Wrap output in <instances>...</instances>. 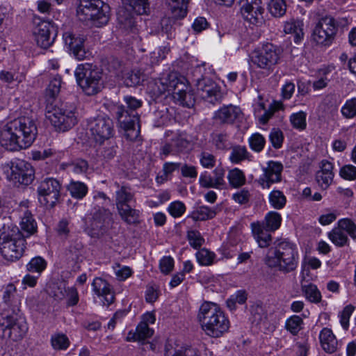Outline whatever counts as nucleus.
<instances>
[{
  "label": "nucleus",
  "instance_id": "51",
  "mask_svg": "<svg viewBox=\"0 0 356 356\" xmlns=\"http://www.w3.org/2000/svg\"><path fill=\"white\" fill-rule=\"evenodd\" d=\"M197 261L201 266H210L213 263L216 254L210 250L203 248L195 254Z\"/></svg>",
  "mask_w": 356,
  "mask_h": 356
},
{
  "label": "nucleus",
  "instance_id": "39",
  "mask_svg": "<svg viewBox=\"0 0 356 356\" xmlns=\"http://www.w3.org/2000/svg\"><path fill=\"white\" fill-rule=\"evenodd\" d=\"M122 2L137 15L146 14L149 9L148 0H122Z\"/></svg>",
  "mask_w": 356,
  "mask_h": 356
},
{
  "label": "nucleus",
  "instance_id": "42",
  "mask_svg": "<svg viewBox=\"0 0 356 356\" xmlns=\"http://www.w3.org/2000/svg\"><path fill=\"white\" fill-rule=\"evenodd\" d=\"M268 201L270 206L275 209H282L286 203V197L279 190H273L268 195Z\"/></svg>",
  "mask_w": 356,
  "mask_h": 356
},
{
  "label": "nucleus",
  "instance_id": "35",
  "mask_svg": "<svg viewBox=\"0 0 356 356\" xmlns=\"http://www.w3.org/2000/svg\"><path fill=\"white\" fill-rule=\"evenodd\" d=\"M301 289L305 297L309 302L317 303L321 300V293L315 284L312 283L302 284Z\"/></svg>",
  "mask_w": 356,
  "mask_h": 356
},
{
  "label": "nucleus",
  "instance_id": "19",
  "mask_svg": "<svg viewBox=\"0 0 356 356\" xmlns=\"http://www.w3.org/2000/svg\"><path fill=\"white\" fill-rule=\"evenodd\" d=\"M263 174L260 175L259 184L264 189H268L272 184L281 181L283 165L280 162L270 161L262 168Z\"/></svg>",
  "mask_w": 356,
  "mask_h": 356
},
{
  "label": "nucleus",
  "instance_id": "31",
  "mask_svg": "<svg viewBox=\"0 0 356 356\" xmlns=\"http://www.w3.org/2000/svg\"><path fill=\"white\" fill-rule=\"evenodd\" d=\"M189 0H167L174 17L183 18L187 13V6Z\"/></svg>",
  "mask_w": 356,
  "mask_h": 356
},
{
  "label": "nucleus",
  "instance_id": "36",
  "mask_svg": "<svg viewBox=\"0 0 356 356\" xmlns=\"http://www.w3.org/2000/svg\"><path fill=\"white\" fill-rule=\"evenodd\" d=\"M51 345L55 350H65L69 348L70 341L66 334L57 332L51 335Z\"/></svg>",
  "mask_w": 356,
  "mask_h": 356
},
{
  "label": "nucleus",
  "instance_id": "52",
  "mask_svg": "<svg viewBox=\"0 0 356 356\" xmlns=\"http://www.w3.org/2000/svg\"><path fill=\"white\" fill-rule=\"evenodd\" d=\"M338 226L343 232H346L355 241H356V224L349 218L340 219L337 223Z\"/></svg>",
  "mask_w": 356,
  "mask_h": 356
},
{
  "label": "nucleus",
  "instance_id": "55",
  "mask_svg": "<svg viewBox=\"0 0 356 356\" xmlns=\"http://www.w3.org/2000/svg\"><path fill=\"white\" fill-rule=\"evenodd\" d=\"M212 143L218 149H227L231 147L229 136L225 133L213 134Z\"/></svg>",
  "mask_w": 356,
  "mask_h": 356
},
{
  "label": "nucleus",
  "instance_id": "46",
  "mask_svg": "<svg viewBox=\"0 0 356 356\" xmlns=\"http://www.w3.org/2000/svg\"><path fill=\"white\" fill-rule=\"evenodd\" d=\"M307 113L304 111L293 113L290 115L289 120L292 127L299 131H302L307 127Z\"/></svg>",
  "mask_w": 356,
  "mask_h": 356
},
{
  "label": "nucleus",
  "instance_id": "9",
  "mask_svg": "<svg viewBox=\"0 0 356 356\" xmlns=\"http://www.w3.org/2000/svg\"><path fill=\"white\" fill-rule=\"evenodd\" d=\"M74 74L78 85L86 95H95L102 88V72L92 64L79 65Z\"/></svg>",
  "mask_w": 356,
  "mask_h": 356
},
{
  "label": "nucleus",
  "instance_id": "13",
  "mask_svg": "<svg viewBox=\"0 0 356 356\" xmlns=\"http://www.w3.org/2000/svg\"><path fill=\"white\" fill-rule=\"evenodd\" d=\"M60 191V184L54 178H46L38 186V198L40 203L47 208L53 207L57 202Z\"/></svg>",
  "mask_w": 356,
  "mask_h": 356
},
{
  "label": "nucleus",
  "instance_id": "14",
  "mask_svg": "<svg viewBox=\"0 0 356 356\" xmlns=\"http://www.w3.org/2000/svg\"><path fill=\"white\" fill-rule=\"evenodd\" d=\"M65 106H56L48 111L47 118L52 125L58 130L65 131L76 122L73 109H67Z\"/></svg>",
  "mask_w": 356,
  "mask_h": 356
},
{
  "label": "nucleus",
  "instance_id": "15",
  "mask_svg": "<svg viewBox=\"0 0 356 356\" xmlns=\"http://www.w3.org/2000/svg\"><path fill=\"white\" fill-rule=\"evenodd\" d=\"M28 330L26 323L20 319L16 320L12 316H8L3 320L0 325L2 337L17 341L21 340Z\"/></svg>",
  "mask_w": 356,
  "mask_h": 356
},
{
  "label": "nucleus",
  "instance_id": "18",
  "mask_svg": "<svg viewBox=\"0 0 356 356\" xmlns=\"http://www.w3.org/2000/svg\"><path fill=\"white\" fill-rule=\"evenodd\" d=\"M197 90L203 99L213 104L220 102L223 97L220 86L209 79L198 80Z\"/></svg>",
  "mask_w": 356,
  "mask_h": 356
},
{
  "label": "nucleus",
  "instance_id": "43",
  "mask_svg": "<svg viewBox=\"0 0 356 356\" xmlns=\"http://www.w3.org/2000/svg\"><path fill=\"white\" fill-rule=\"evenodd\" d=\"M118 20L125 29H131L135 25L134 15L124 8H122L118 10Z\"/></svg>",
  "mask_w": 356,
  "mask_h": 356
},
{
  "label": "nucleus",
  "instance_id": "60",
  "mask_svg": "<svg viewBox=\"0 0 356 356\" xmlns=\"http://www.w3.org/2000/svg\"><path fill=\"white\" fill-rule=\"evenodd\" d=\"M168 211L173 218H179L185 213L186 206L181 201H175L168 205Z\"/></svg>",
  "mask_w": 356,
  "mask_h": 356
},
{
  "label": "nucleus",
  "instance_id": "17",
  "mask_svg": "<svg viewBox=\"0 0 356 356\" xmlns=\"http://www.w3.org/2000/svg\"><path fill=\"white\" fill-rule=\"evenodd\" d=\"M65 47L77 60H83L87 57V52L85 49L86 37L83 34L66 31L63 35Z\"/></svg>",
  "mask_w": 356,
  "mask_h": 356
},
{
  "label": "nucleus",
  "instance_id": "7",
  "mask_svg": "<svg viewBox=\"0 0 356 356\" xmlns=\"http://www.w3.org/2000/svg\"><path fill=\"white\" fill-rule=\"evenodd\" d=\"M6 179L15 187L30 185L35 178L32 165L22 159H15L0 165Z\"/></svg>",
  "mask_w": 356,
  "mask_h": 356
},
{
  "label": "nucleus",
  "instance_id": "27",
  "mask_svg": "<svg viewBox=\"0 0 356 356\" xmlns=\"http://www.w3.org/2000/svg\"><path fill=\"white\" fill-rule=\"evenodd\" d=\"M319 339L322 348L328 353H334L340 346L332 331L327 327L320 332Z\"/></svg>",
  "mask_w": 356,
  "mask_h": 356
},
{
  "label": "nucleus",
  "instance_id": "23",
  "mask_svg": "<svg viewBox=\"0 0 356 356\" xmlns=\"http://www.w3.org/2000/svg\"><path fill=\"white\" fill-rule=\"evenodd\" d=\"M241 114L239 107L229 104L220 108L215 112L213 118L221 124H233Z\"/></svg>",
  "mask_w": 356,
  "mask_h": 356
},
{
  "label": "nucleus",
  "instance_id": "16",
  "mask_svg": "<svg viewBox=\"0 0 356 356\" xmlns=\"http://www.w3.org/2000/svg\"><path fill=\"white\" fill-rule=\"evenodd\" d=\"M33 33L37 44L46 49L54 43L57 36V28L51 22L42 20L36 24Z\"/></svg>",
  "mask_w": 356,
  "mask_h": 356
},
{
  "label": "nucleus",
  "instance_id": "64",
  "mask_svg": "<svg viewBox=\"0 0 356 356\" xmlns=\"http://www.w3.org/2000/svg\"><path fill=\"white\" fill-rule=\"evenodd\" d=\"M341 177L346 180H355L356 179V167L353 165H345L339 171Z\"/></svg>",
  "mask_w": 356,
  "mask_h": 356
},
{
  "label": "nucleus",
  "instance_id": "48",
  "mask_svg": "<svg viewBox=\"0 0 356 356\" xmlns=\"http://www.w3.org/2000/svg\"><path fill=\"white\" fill-rule=\"evenodd\" d=\"M303 321L297 315L288 318L285 322V328L293 335H296L302 329Z\"/></svg>",
  "mask_w": 356,
  "mask_h": 356
},
{
  "label": "nucleus",
  "instance_id": "32",
  "mask_svg": "<svg viewBox=\"0 0 356 356\" xmlns=\"http://www.w3.org/2000/svg\"><path fill=\"white\" fill-rule=\"evenodd\" d=\"M327 237L333 244L338 247L345 246L348 242L347 234L337 225L327 233Z\"/></svg>",
  "mask_w": 356,
  "mask_h": 356
},
{
  "label": "nucleus",
  "instance_id": "25",
  "mask_svg": "<svg viewBox=\"0 0 356 356\" xmlns=\"http://www.w3.org/2000/svg\"><path fill=\"white\" fill-rule=\"evenodd\" d=\"M92 289L99 297L104 298L106 305H111L114 301V293L111 285L101 277H95L92 284Z\"/></svg>",
  "mask_w": 356,
  "mask_h": 356
},
{
  "label": "nucleus",
  "instance_id": "49",
  "mask_svg": "<svg viewBox=\"0 0 356 356\" xmlns=\"http://www.w3.org/2000/svg\"><path fill=\"white\" fill-rule=\"evenodd\" d=\"M341 113L346 119L356 117V97L347 99L341 108Z\"/></svg>",
  "mask_w": 356,
  "mask_h": 356
},
{
  "label": "nucleus",
  "instance_id": "6",
  "mask_svg": "<svg viewBox=\"0 0 356 356\" xmlns=\"http://www.w3.org/2000/svg\"><path fill=\"white\" fill-rule=\"evenodd\" d=\"M124 101L127 108L124 106H118L116 118L120 127L124 131L126 138L133 140L140 134L139 115L136 110L142 106V102L131 96H125Z\"/></svg>",
  "mask_w": 356,
  "mask_h": 356
},
{
  "label": "nucleus",
  "instance_id": "58",
  "mask_svg": "<svg viewBox=\"0 0 356 356\" xmlns=\"http://www.w3.org/2000/svg\"><path fill=\"white\" fill-rule=\"evenodd\" d=\"M354 310L355 307L352 305H348L339 314L340 324L346 330L349 327V320Z\"/></svg>",
  "mask_w": 356,
  "mask_h": 356
},
{
  "label": "nucleus",
  "instance_id": "34",
  "mask_svg": "<svg viewBox=\"0 0 356 356\" xmlns=\"http://www.w3.org/2000/svg\"><path fill=\"white\" fill-rule=\"evenodd\" d=\"M154 334V330L144 323H139L134 333H129L128 340L142 341L150 338Z\"/></svg>",
  "mask_w": 356,
  "mask_h": 356
},
{
  "label": "nucleus",
  "instance_id": "33",
  "mask_svg": "<svg viewBox=\"0 0 356 356\" xmlns=\"http://www.w3.org/2000/svg\"><path fill=\"white\" fill-rule=\"evenodd\" d=\"M282 222L281 215L276 211H269L264 218V228L266 231L274 232L280 228Z\"/></svg>",
  "mask_w": 356,
  "mask_h": 356
},
{
  "label": "nucleus",
  "instance_id": "22",
  "mask_svg": "<svg viewBox=\"0 0 356 356\" xmlns=\"http://www.w3.org/2000/svg\"><path fill=\"white\" fill-rule=\"evenodd\" d=\"M261 0H241V13L244 19L256 24L261 18Z\"/></svg>",
  "mask_w": 356,
  "mask_h": 356
},
{
  "label": "nucleus",
  "instance_id": "41",
  "mask_svg": "<svg viewBox=\"0 0 356 356\" xmlns=\"http://www.w3.org/2000/svg\"><path fill=\"white\" fill-rule=\"evenodd\" d=\"M216 212L207 206L197 207L191 214V217L195 221L206 220L214 218Z\"/></svg>",
  "mask_w": 356,
  "mask_h": 356
},
{
  "label": "nucleus",
  "instance_id": "28",
  "mask_svg": "<svg viewBox=\"0 0 356 356\" xmlns=\"http://www.w3.org/2000/svg\"><path fill=\"white\" fill-rule=\"evenodd\" d=\"M304 23L300 19H290L284 24V32L286 34H291L294 35V42L298 44L302 39Z\"/></svg>",
  "mask_w": 356,
  "mask_h": 356
},
{
  "label": "nucleus",
  "instance_id": "10",
  "mask_svg": "<svg viewBox=\"0 0 356 356\" xmlns=\"http://www.w3.org/2000/svg\"><path fill=\"white\" fill-rule=\"evenodd\" d=\"M281 54L277 46L270 42L264 43L252 52V61L259 68L270 70L278 63Z\"/></svg>",
  "mask_w": 356,
  "mask_h": 356
},
{
  "label": "nucleus",
  "instance_id": "47",
  "mask_svg": "<svg viewBox=\"0 0 356 356\" xmlns=\"http://www.w3.org/2000/svg\"><path fill=\"white\" fill-rule=\"evenodd\" d=\"M250 153L245 146H235L232 148L229 155V159L233 163H238L241 161L248 159Z\"/></svg>",
  "mask_w": 356,
  "mask_h": 356
},
{
  "label": "nucleus",
  "instance_id": "56",
  "mask_svg": "<svg viewBox=\"0 0 356 356\" xmlns=\"http://www.w3.org/2000/svg\"><path fill=\"white\" fill-rule=\"evenodd\" d=\"M187 240L190 245L194 249L200 248L204 243V238L201 234L195 229H191L187 232Z\"/></svg>",
  "mask_w": 356,
  "mask_h": 356
},
{
  "label": "nucleus",
  "instance_id": "20",
  "mask_svg": "<svg viewBox=\"0 0 356 356\" xmlns=\"http://www.w3.org/2000/svg\"><path fill=\"white\" fill-rule=\"evenodd\" d=\"M93 198L95 204L99 208H102V209L99 210V213L94 215L91 223L92 229L98 231L102 229L106 220L109 217V212L104 207L109 204L111 200L103 192H97Z\"/></svg>",
  "mask_w": 356,
  "mask_h": 356
},
{
  "label": "nucleus",
  "instance_id": "50",
  "mask_svg": "<svg viewBox=\"0 0 356 356\" xmlns=\"http://www.w3.org/2000/svg\"><path fill=\"white\" fill-rule=\"evenodd\" d=\"M248 143L252 151L261 152L265 147L266 139L263 135L257 132L250 136Z\"/></svg>",
  "mask_w": 356,
  "mask_h": 356
},
{
  "label": "nucleus",
  "instance_id": "57",
  "mask_svg": "<svg viewBox=\"0 0 356 356\" xmlns=\"http://www.w3.org/2000/svg\"><path fill=\"white\" fill-rule=\"evenodd\" d=\"M283 104L279 102H275L273 104H270L269 108L266 110L261 116L259 117V122L262 124H266L268 120L273 117L275 112L282 109Z\"/></svg>",
  "mask_w": 356,
  "mask_h": 356
},
{
  "label": "nucleus",
  "instance_id": "2",
  "mask_svg": "<svg viewBox=\"0 0 356 356\" xmlns=\"http://www.w3.org/2000/svg\"><path fill=\"white\" fill-rule=\"evenodd\" d=\"M197 320L206 335L219 338L229 328V321L220 307L211 302H203L198 311Z\"/></svg>",
  "mask_w": 356,
  "mask_h": 356
},
{
  "label": "nucleus",
  "instance_id": "29",
  "mask_svg": "<svg viewBox=\"0 0 356 356\" xmlns=\"http://www.w3.org/2000/svg\"><path fill=\"white\" fill-rule=\"evenodd\" d=\"M54 296L57 299L67 298V304L70 306L76 305L79 302V295L74 286L65 287L64 283L58 286V291H54Z\"/></svg>",
  "mask_w": 356,
  "mask_h": 356
},
{
  "label": "nucleus",
  "instance_id": "4",
  "mask_svg": "<svg viewBox=\"0 0 356 356\" xmlns=\"http://www.w3.org/2000/svg\"><path fill=\"white\" fill-rule=\"evenodd\" d=\"M265 264L270 268L283 273L296 270L299 262L297 246L288 241L281 242L275 248H270L264 259Z\"/></svg>",
  "mask_w": 356,
  "mask_h": 356
},
{
  "label": "nucleus",
  "instance_id": "30",
  "mask_svg": "<svg viewBox=\"0 0 356 356\" xmlns=\"http://www.w3.org/2000/svg\"><path fill=\"white\" fill-rule=\"evenodd\" d=\"M121 218L128 224H135L138 222L140 216L139 210L131 208L129 204L117 207Z\"/></svg>",
  "mask_w": 356,
  "mask_h": 356
},
{
  "label": "nucleus",
  "instance_id": "37",
  "mask_svg": "<svg viewBox=\"0 0 356 356\" xmlns=\"http://www.w3.org/2000/svg\"><path fill=\"white\" fill-rule=\"evenodd\" d=\"M116 207L129 204V202L134 198V194L129 187L122 186L115 192Z\"/></svg>",
  "mask_w": 356,
  "mask_h": 356
},
{
  "label": "nucleus",
  "instance_id": "8",
  "mask_svg": "<svg viewBox=\"0 0 356 356\" xmlns=\"http://www.w3.org/2000/svg\"><path fill=\"white\" fill-rule=\"evenodd\" d=\"M76 15L81 21L102 26L109 20V6L101 0H80Z\"/></svg>",
  "mask_w": 356,
  "mask_h": 356
},
{
  "label": "nucleus",
  "instance_id": "3",
  "mask_svg": "<svg viewBox=\"0 0 356 356\" xmlns=\"http://www.w3.org/2000/svg\"><path fill=\"white\" fill-rule=\"evenodd\" d=\"M156 88L153 90L155 95H161L165 92L172 93L175 102L186 107L193 105L194 98L189 91V87L184 76L175 72L162 76L155 81Z\"/></svg>",
  "mask_w": 356,
  "mask_h": 356
},
{
  "label": "nucleus",
  "instance_id": "11",
  "mask_svg": "<svg viewBox=\"0 0 356 356\" xmlns=\"http://www.w3.org/2000/svg\"><path fill=\"white\" fill-rule=\"evenodd\" d=\"M86 130L87 134L99 144L110 139L114 134L111 119L104 115L88 119Z\"/></svg>",
  "mask_w": 356,
  "mask_h": 356
},
{
  "label": "nucleus",
  "instance_id": "24",
  "mask_svg": "<svg viewBox=\"0 0 356 356\" xmlns=\"http://www.w3.org/2000/svg\"><path fill=\"white\" fill-rule=\"evenodd\" d=\"M319 168L320 170L316 175V181L321 188L327 189L333 181L334 175L333 164L327 160H323L320 163Z\"/></svg>",
  "mask_w": 356,
  "mask_h": 356
},
{
  "label": "nucleus",
  "instance_id": "21",
  "mask_svg": "<svg viewBox=\"0 0 356 356\" xmlns=\"http://www.w3.org/2000/svg\"><path fill=\"white\" fill-rule=\"evenodd\" d=\"M211 175L208 172H202L199 177V184L201 187L209 188H213L216 189L221 190L225 187L226 183L225 181V171L222 167L216 168Z\"/></svg>",
  "mask_w": 356,
  "mask_h": 356
},
{
  "label": "nucleus",
  "instance_id": "26",
  "mask_svg": "<svg viewBox=\"0 0 356 356\" xmlns=\"http://www.w3.org/2000/svg\"><path fill=\"white\" fill-rule=\"evenodd\" d=\"M250 227L253 237L259 247L261 248L268 247L272 241V236L268 233L270 231H266L264 224L260 222H252Z\"/></svg>",
  "mask_w": 356,
  "mask_h": 356
},
{
  "label": "nucleus",
  "instance_id": "12",
  "mask_svg": "<svg viewBox=\"0 0 356 356\" xmlns=\"http://www.w3.org/2000/svg\"><path fill=\"white\" fill-rule=\"evenodd\" d=\"M337 31L335 21L332 17L321 18L314 26L312 42L316 45L330 46Z\"/></svg>",
  "mask_w": 356,
  "mask_h": 356
},
{
  "label": "nucleus",
  "instance_id": "61",
  "mask_svg": "<svg viewBox=\"0 0 356 356\" xmlns=\"http://www.w3.org/2000/svg\"><path fill=\"white\" fill-rule=\"evenodd\" d=\"M113 270L117 279L120 281L126 280L131 277L133 273V270L130 267L120 266V264H116L113 266Z\"/></svg>",
  "mask_w": 356,
  "mask_h": 356
},
{
  "label": "nucleus",
  "instance_id": "5",
  "mask_svg": "<svg viewBox=\"0 0 356 356\" xmlns=\"http://www.w3.org/2000/svg\"><path fill=\"white\" fill-rule=\"evenodd\" d=\"M26 241L19 228L13 224L3 225L0 229V252L3 257L15 261L22 257Z\"/></svg>",
  "mask_w": 356,
  "mask_h": 356
},
{
  "label": "nucleus",
  "instance_id": "38",
  "mask_svg": "<svg viewBox=\"0 0 356 356\" xmlns=\"http://www.w3.org/2000/svg\"><path fill=\"white\" fill-rule=\"evenodd\" d=\"M25 77L26 76L24 72H13L7 70H1L0 72V80L7 85H10L13 83L19 84L25 80Z\"/></svg>",
  "mask_w": 356,
  "mask_h": 356
},
{
  "label": "nucleus",
  "instance_id": "54",
  "mask_svg": "<svg viewBox=\"0 0 356 356\" xmlns=\"http://www.w3.org/2000/svg\"><path fill=\"white\" fill-rule=\"evenodd\" d=\"M47 261L41 257H33L26 265V270L39 275L46 268Z\"/></svg>",
  "mask_w": 356,
  "mask_h": 356
},
{
  "label": "nucleus",
  "instance_id": "63",
  "mask_svg": "<svg viewBox=\"0 0 356 356\" xmlns=\"http://www.w3.org/2000/svg\"><path fill=\"white\" fill-rule=\"evenodd\" d=\"M199 159L201 165L204 168L211 169L216 165V157L209 152H202L200 154Z\"/></svg>",
  "mask_w": 356,
  "mask_h": 356
},
{
  "label": "nucleus",
  "instance_id": "40",
  "mask_svg": "<svg viewBox=\"0 0 356 356\" xmlns=\"http://www.w3.org/2000/svg\"><path fill=\"white\" fill-rule=\"evenodd\" d=\"M72 197L76 199H82L88 193L87 186L79 181H71L67 186Z\"/></svg>",
  "mask_w": 356,
  "mask_h": 356
},
{
  "label": "nucleus",
  "instance_id": "44",
  "mask_svg": "<svg viewBox=\"0 0 356 356\" xmlns=\"http://www.w3.org/2000/svg\"><path fill=\"white\" fill-rule=\"evenodd\" d=\"M227 179L233 188H238L245 183V177L242 170L234 168L229 171Z\"/></svg>",
  "mask_w": 356,
  "mask_h": 356
},
{
  "label": "nucleus",
  "instance_id": "62",
  "mask_svg": "<svg viewBox=\"0 0 356 356\" xmlns=\"http://www.w3.org/2000/svg\"><path fill=\"white\" fill-rule=\"evenodd\" d=\"M269 140L275 149H280L284 141L282 131L279 129H273L269 134Z\"/></svg>",
  "mask_w": 356,
  "mask_h": 356
},
{
  "label": "nucleus",
  "instance_id": "53",
  "mask_svg": "<svg viewBox=\"0 0 356 356\" xmlns=\"http://www.w3.org/2000/svg\"><path fill=\"white\" fill-rule=\"evenodd\" d=\"M20 226L23 231L29 234H33L36 230L35 221L29 211H26L24 213V216L20 222Z\"/></svg>",
  "mask_w": 356,
  "mask_h": 356
},
{
  "label": "nucleus",
  "instance_id": "45",
  "mask_svg": "<svg viewBox=\"0 0 356 356\" xmlns=\"http://www.w3.org/2000/svg\"><path fill=\"white\" fill-rule=\"evenodd\" d=\"M268 8L273 16L280 17L286 13V4L284 0H270Z\"/></svg>",
  "mask_w": 356,
  "mask_h": 356
},
{
  "label": "nucleus",
  "instance_id": "1",
  "mask_svg": "<svg viewBox=\"0 0 356 356\" xmlns=\"http://www.w3.org/2000/svg\"><path fill=\"white\" fill-rule=\"evenodd\" d=\"M38 134L35 121L21 116L0 126V145L8 151L29 147Z\"/></svg>",
  "mask_w": 356,
  "mask_h": 356
},
{
  "label": "nucleus",
  "instance_id": "59",
  "mask_svg": "<svg viewBox=\"0 0 356 356\" xmlns=\"http://www.w3.org/2000/svg\"><path fill=\"white\" fill-rule=\"evenodd\" d=\"M170 48L165 45L156 48L150 54V60L152 64H157L159 61L163 60L169 53Z\"/></svg>",
  "mask_w": 356,
  "mask_h": 356
}]
</instances>
